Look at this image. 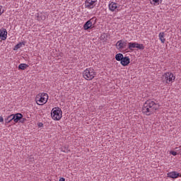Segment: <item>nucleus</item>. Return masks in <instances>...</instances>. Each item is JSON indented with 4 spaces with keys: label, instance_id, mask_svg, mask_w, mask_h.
Segmentation results:
<instances>
[{
    "label": "nucleus",
    "instance_id": "nucleus-1",
    "mask_svg": "<svg viewBox=\"0 0 181 181\" xmlns=\"http://www.w3.org/2000/svg\"><path fill=\"white\" fill-rule=\"evenodd\" d=\"M160 105L158 103H155V101L152 100H146L142 107V112L145 114V115H152L155 112V111H158Z\"/></svg>",
    "mask_w": 181,
    "mask_h": 181
},
{
    "label": "nucleus",
    "instance_id": "nucleus-2",
    "mask_svg": "<svg viewBox=\"0 0 181 181\" xmlns=\"http://www.w3.org/2000/svg\"><path fill=\"white\" fill-rule=\"evenodd\" d=\"M96 75L97 72H95V71L93 68L86 69L83 72V78H85V80H88V81L93 80V78H94Z\"/></svg>",
    "mask_w": 181,
    "mask_h": 181
},
{
    "label": "nucleus",
    "instance_id": "nucleus-5",
    "mask_svg": "<svg viewBox=\"0 0 181 181\" xmlns=\"http://www.w3.org/2000/svg\"><path fill=\"white\" fill-rule=\"evenodd\" d=\"M129 50H134V49H139V50H144L145 49V46L144 44H139L136 42H129Z\"/></svg>",
    "mask_w": 181,
    "mask_h": 181
},
{
    "label": "nucleus",
    "instance_id": "nucleus-19",
    "mask_svg": "<svg viewBox=\"0 0 181 181\" xmlns=\"http://www.w3.org/2000/svg\"><path fill=\"white\" fill-rule=\"evenodd\" d=\"M25 45V42H20L18 44H17L13 50H18V49H21V47H22V46Z\"/></svg>",
    "mask_w": 181,
    "mask_h": 181
},
{
    "label": "nucleus",
    "instance_id": "nucleus-21",
    "mask_svg": "<svg viewBox=\"0 0 181 181\" xmlns=\"http://www.w3.org/2000/svg\"><path fill=\"white\" fill-rule=\"evenodd\" d=\"M170 153L171 155H173V156H176V155H177V152L173 151H171L170 152Z\"/></svg>",
    "mask_w": 181,
    "mask_h": 181
},
{
    "label": "nucleus",
    "instance_id": "nucleus-3",
    "mask_svg": "<svg viewBox=\"0 0 181 181\" xmlns=\"http://www.w3.org/2000/svg\"><path fill=\"white\" fill-rule=\"evenodd\" d=\"M47 100H49V95L45 93L37 94L35 98L37 105H45L47 103Z\"/></svg>",
    "mask_w": 181,
    "mask_h": 181
},
{
    "label": "nucleus",
    "instance_id": "nucleus-6",
    "mask_svg": "<svg viewBox=\"0 0 181 181\" xmlns=\"http://www.w3.org/2000/svg\"><path fill=\"white\" fill-rule=\"evenodd\" d=\"M163 77L167 83V84H170V83H173L176 77L173 76V74L171 72H167L164 74Z\"/></svg>",
    "mask_w": 181,
    "mask_h": 181
},
{
    "label": "nucleus",
    "instance_id": "nucleus-18",
    "mask_svg": "<svg viewBox=\"0 0 181 181\" xmlns=\"http://www.w3.org/2000/svg\"><path fill=\"white\" fill-rule=\"evenodd\" d=\"M28 67H29V66L26 64H21L18 66V70H25V69H28Z\"/></svg>",
    "mask_w": 181,
    "mask_h": 181
},
{
    "label": "nucleus",
    "instance_id": "nucleus-10",
    "mask_svg": "<svg viewBox=\"0 0 181 181\" xmlns=\"http://www.w3.org/2000/svg\"><path fill=\"white\" fill-rule=\"evenodd\" d=\"M127 41H122V40H120L117 42L116 46H117L118 49H125L127 47Z\"/></svg>",
    "mask_w": 181,
    "mask_h": 181
},
{
    "label": "nucleus",
    "instance_id": "nucleus-26",
    "mask_svg": "<svg viewBox=\"0 0 181 181\" xmlns=\"http://www.w3.org/2000/svg\"><path fill=\"white\" fill-rule=\"evenodd\" d=\"M25 121H26V119H23V120L21 121V122H25Z\"/></svg>",
    "mask_w": 181,
    "mask_h": 181
},
{
    "label": "nucleus",
    "instance_id": "nucleus-8",
    "mask_svg": "<svg viewBox=\"0 0 181 181\" xmlns=\"http://www.w3.org/2000/svg\"><path fill=\"white\" fill-rule=\"evenodd\" d=\"M93 22H94V18H90L86 21L83 25L84 30H88V29H93Z\"/></svg>",
    "mask_w": 181,
    "mask_h": 181
},
{
    "label": "nucleus",
    "instance_id": "nucleus-15",
    "mask_svg": "<svg viewBox=\"0 0 181 181\" xmlns=\"http://www.w3.org/2000/svg\"><path fill=\"white\" fill-rule=\"evenodd\" d=\"M158 37L161 43H165V42H166V39H165V33H160L158 35Z\"/></svg>",
    "mask_w": 181,
    "mask_h": 181
},
{
    "label": "nucleus",
    "instance_id": "nucleus-14",
    "mask_svg": "<svg viewBox=\"0 0 181 181\" xmlns=\"http://www.w3.org/2000/svg\"><path fill=\"white\" fill-rule=\"evenodd\" d=\"M168 177H171V179H177V177H179V173L176 171L168 173Z\"/></svg>",
    "mask_w": 181,
    "mask_h": 181
},
{
    "label": "nucleus",
    "instance_id": "nucleus-12",
    "mask_svg": "<svg viewBox=\"0 0 181 181\" xmlns=\"http://www.w3.org/2000/svg\"><path fill=\"white\" fill-rule=\"evenodd\" d=\"M120 63L122 66H124V67H125L126 66H128L129 63H131V61L129 57H123L122 61H120Z\"/></svg>",
    "mask_w": 181,
    "mask_h": 181
},
{
    "label": "nucleus",
    "instance_id": "nucleus-22",
    "mask_svg": "<svg viewBox=\"0 0 181 181\" xmlns=\"http://www.w3.org/2000/svg\"><path fill=\"white\" fill-rule=\"evenodd\" d=\"M37 126L39 127V128H42V127H43V123L39 122V123L37 124Z\"/></svg>",
    "mask_w": 181,
    "mask_h": 181
},
{
    "label": "nucleus",
    "instance_id": "nucleus-16",
    "mask_svg": "<svg viewBox=\"0 0 181 181\" xmlns=\"http://www.w3.org/2000/svg\"><path fill=\"white\" fill-rule=\"evenodd\" d=\"M14 121L13 114L9 115L6 119H5L6 124H9V122H12Z\"/></svg>",
    "mask_w": 181,
    "mask_h": 181
},
{
    "label": "nucleus",
    "instance_id": "nucleus-4",
    "mask_svg": "<svg viewBox=\"0 0 181 181\" xmlns=\"http://www.w3.org/2000/svg\"><path fill=\"white\" fill-rule=\"evenodd\" d=\"M62 114V109L59 107H54L51 111V117L54 121L62 119V117H63Z\"/></svg>",
    "mask_w": 181,
    "mask_h": 181
},
{
    "label": "nucleus",
    "instance_id": "nucleus-11",
    "mask_svg": "<svg viewBox=\"0 0 181 181\" xmlns=\"http://www.w3.org/2000/svg\"><path fill=\"white\" fill-rule=\"evenodd\" d=\"M109 9L110 11H111V12H115V11H118V4L115 2H111L109 4Z\"/></svg>",
    "mask_w": 181,
    "mask_h": 181
},
{
    "label": "nucleus",
    "instance_id": "nucleus-20",
    "mask_svg": "<svg viewBox=\"0 0 181 181\" xmlns=\"http://www.w3.org/2000/svg\"><path fill=\"white\" fill-rule=\"evenodd\" d=\"M162 1L163 0H152V2H153V5L154 6H158V5H159V4H162Z\"/></svg>",
    "mask_w": 181,
    "mask_h": 181
},
{
    "label": "nucleus",
    "instance_id": "nucleus-23",
    "mask_svg": "<svg viewBox=\"0 0 181 181\" xmlns=\"http://www.w3.org/2000/svg\"><path fill=\"white\" fill-rule=\"evenodd\" d=\"M4 12V11H2V6H0V16L1 14Z\"/></svg>",
    "mask_w": 181,
    "mask_h": 181
},
{
    "label": "nucleus",
    "instance_id": "nucleus-9",
    "mask_svg": "<svg viewBox=\"0 0 181 181\" xmlns=\"http://www.w3.org/2000/svg\"><path fill=\"white\" fill-rule=\"evenodd\" d=\"M6 37H8V32L6 31V29L5 28L0 29L1 40H6Z\"/></svg>",
    "mask_w": 181,
    "mask_h": 181
},
{
    "label": "nucleus",
    "instance_id": "nucleus-24",
    "mask_svg": "<svg viewBox=\"0 0 181 181\" xmlns=\"http://www.w3.org/2000/svg\"><path fill=\"white\" fill-rule=\"evenodd\" d=\"M0 122H4V117L0 116Z\"/></svg>",
    "mask_w": 181,
    "mask_h": 181
},
{
    "label": "nucleus",
    "instance_id": "nucleus-13",
    "mask_svg": "<svg viewBox=\"0 0 181 181\" xmlns=\"http://www.w3.org/2000/svg\"><path fill=\"white\" fill-rule=\"evenodd\" d=\"M14 122L16 124L23 118V115L21 113L13 114Z\"/></svg>",
    "mask_w": 181,
    "mask_h": 181
},
{
    "label": "nucleus",
    "instance_id": "nucleus-17",
    "mask_svg": "<svg viewBox=\"0 0 181 181\" xmlns=\"http://www.w3.org/2000/svg\"><path fill=\"white\" fill-rule=\"evenodd\" d=\"M122 59H124V54L119 53L115 55V59L117 62H122Z\"/></svg>",
    "mask_w": 181,
    "mask_h": 181
},
{
    "label": "nucleus",
    "instance_id": "nucleus-25",
    "mask_svg": "<svg viewBox=\"0 0 181 181\" xmlns=\"http://www.w3.org/2000/svg\"><path fill=\"white\" fill-rule=\"evenodd\" d=\"M59 181H66V179H64V177H61L59 179Z\"/></svg>",
    "mask_w": 181,
    "mask_h": 181
},
{
    "label": "nucleus",
    "instance_id": "nucleus-7",
    "mask_svg": "<svg viewBox=\"0 0 181 181\" xmlns=\"http://www.w3.org/2000/svg\"><path fill=\"white\" fill-rule=\"evenodd\" d=\"M97 4V0H86L84 6L86 9H93Z\"/></svg>",
    "mask_w": 181,
    "mask_h": 181
}]
</instances>
